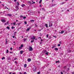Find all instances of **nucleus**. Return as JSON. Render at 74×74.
I'll use <instances>...</instances> for the list:
<instances>
[{"label": "nucleus", "mask_w": 74, "mask_h": 74, "mask_svg": "<svg viewBox=\"0 0 74 74\" xmlns=\"http://www.w3.org/2000/svg\"><path fill=\"white\" fill-rule=\"evenodd\" d=\"M29 50L30 51H33V48L32 47H30L29 49Z\"/></svg>", "instance_id": "nucleus-1"}, {"label": "nucleus", "mask_w": 74, "mask_h": 74, "mask_svg": "<svg viewBox=\"0 0 74 74\" xmlns=\"http://www.w3.org/2000/svg\"><path fill=\"white\" fill-rule=\"evenodd\" d=\"M15 8H16V9H15V10H16V11H18V10H19V8H18V6H16Z\"/></svg>", "instance_id": "nucleus-2"}, {"label": "nucleus", "mask_w": 74, "mask_h": 74, "mask_svg": "<svg viewBox=\"0 0 74 74\" xmlns=\"http://www.w3.org/2000/svg\"><path fill=\"white\" fill-rule=\"evenodd\" d=\"M33 70L34 71H36V67H34Z\"/></svg>", "instance_id": "nucleus-3"}, {"label": "nucleus", "mask_w": 74, "mask_h": 74, "mask_svg": "<svg viewBox=\"0 0 74 74\" xmlns=\"http://www.w3.org/2000/svg\"><path fill=\"white\" fill-rule=\"evenodd\" d=\"M49 27H51V26H52V23H50L49 24Z\"/></svg>", "instance_id": "nucleus-4"}, {"label": "nucleus", "mask_w": 74, "mask_h": 74, "mask_svg": "<svg viewBox=\"0 0 74 74\" xmlns=\"http://www.w3.org/2000/svg\"><path fill=\"white\" fill-rule=\"evenodd\" d=\"M1 21L2 22H3V23H4V22H5V20L4 19H2L1 20Z\"/></svg>", "instance_id": "nucleus-5"}, {"label": "nucleus", "mask_w": 74, "mask_h": 74, "mask_svg": "<svg viewBox=\"0 0 74 74\" xmlns=\"http://www.w3.org/2000/svg\"><path fill=\"white\" fill-rule=\"evenodd\" d=\"M32 60V59H31V58H28L27 60L28 62H30Z\"/></svg>", "instance_id": "nucleus-6"}, {"label": "nucleus", "mask_w": 74, "mask_h": 74, "mask_svg": "<svg viewBox=\"0 0 74 74\" xmlns=\"http://www.w3.org/2000/svg\"><path fill=\"white\" fill-rule=\"evenodd\" d=\"M31 39H32V40H35L36 38H35L34 36H33V37L31 38Z\"/></svg>", "instance_id": "nucleus-7"}, {"label": "nucleus", "mask_w": 74, "mask_h": 74, "mask_svg": "<svg viewBox=\"0 0 74 74\" xmlns=\"http://www.w3.org/2000/svg\"><path fill=\"white\" fill-rule=\"evenodd\" d=\"M7 15L9 16H12V14H8Z\"/></svg>", "instance_id": "nucleus-8"}, {"label": "nucleus", "mask_w": 74, "mask_h": 74, "mask_svg": "<svg viewBox=\"0 0 74 74\" xmlns=\"http://www.w3.org/2000/svg\"><path fill=\"white\" fill-rule=\"evenodd\" d=\"M21 6L22 7H25V5L24 4H23Z\"/></svg>", "instance_id": "nucleus-9"}, {"label": "nucleus", "mask_w": 74, "mask_h": 74, "mask_svg": "<svg viewBox=\"0 0 74 74\" xmlns=\"http://www.w3.org/2000/svg\"><path fill=\"white\" fill-rule=\"evenodd\" d=\"M30 28H28L27 30H26V31H29V30H30Z\"/></svg>", "instance_id": "nucleus-10"}, {"label": "nucleus", "mask_w": 74, "mask_h": 74, "mask_svg": "<svg viewBox=\"0 0 74 74\" xmlns=\"http://www.w3.org/2000/svg\"><path fill=\"white\" fill-rule=\"evenodd\" d=\"M27 40V38H24V41L25 42V41H26Z\"/></svg>", "instance_id": "nucleus-11"}, {"label": "nucleus", "mask_w": 74, "mask_h": 74, "mask_svg": "<svg viewBox=\"0 0 74 74\" xmlns=\"http://www.w3.org/2000/svg\"><path fill=\"white\" fill-rule=\"evenodd\" d=\"M23 51H20V53L21 54H22V53H23Z\"/></svg>", "instance_id": "nucleus-12"}, {"label": "nucleus", "mask_w": 74, "mask_h": 74, "mask_svg": "<svg viewBox=\"0 0 74 74\" xmlns=\"http://www.w3.org/2000/svg\"><path fill=\"white\" fill-rule=\"evenodd\" d=\"M24 67L25 68V67H26V66H27V64H25L24 65Z\"/></svg>", "instance_id": "nucleus-13"}, {"label": "nucleus", "mask_w": 74, "mask_h": 74, "mask_svg": "<svg viewBox=\"0 0 74 74\" xmlns=\"http://www.w3.org/2000/svg\"><path fill=\"white\" fill-rule=\"evenodd\" d=\"M64 31H62L61 32V34H62L63 33H64Z\"/></svg>", "instance_id": "nucleus-14"}, {"label": "nucleus", "mask_w": 74, "mask_h": 74, "mask_svg": "<svg viewBox=\"0 0 74 74\" xmlns=\"http://www.w3.org/2000/svg\"><path fill=\"white\" fill-rule=\"evenodd\" d=\"M30 21V22H34V20H31Z\"/></svg>", "instance_id": "nucleus-15"}, {"label": "nucleus", "mask_w": 74, "mask_h": 74, "mask_svg": "<svg viewBox=\"0 0 74 74\" xmlns=\"http://www.w3.org/2000/svg\"><path fill=\"white\" fill-rule=\"evenodd\" d=\"M55 49L56 51H58V49L57 48H55Z\"/></svg>", "instance_id": "nucleus-16"}, {"label": "nucleus", "mask_w": 74, "mask_h": 74, "mask_svg": "<svg viewBox=\"0 0 74 74\" xmlns=\"http://www.w3.org/2000/svg\"><path fill=\"white\" fill-rule=\"evenodd\" d=\"M55 5H56V4H53L52 5L51 7H53V6H55Z\"/></svg>", "instance_id": "nucleus-17"}, {"label": "nucleus", "mask_w": 74, "mask_h": 74, "mask_svg": "<svg viewBox=\"0 0 74 74\" xmlns=\"http://www.w3.org/2000/svg\"><path fill=\"white\" fill-rule=\"evenodd\" d=\"M6 28L7 29H8V30H9V29H10V27H6Z\"/></svg>", "instance_id": "nucleus-18"}, {"label": "nucleus", "mask_w": 74, "mask_h": 74, "mask_svg": "<svg viewBox=\"0 0 74 74\" xmlns=\"http://www.w3.org/2000/svg\"><path fill=\"white\" fill-rule=\"evenodd\" d=\"M28 3H29V4H31L32 3V2H30V1H28Z\"/></svg>", "instance_id": "nucleus-19"}, {"label": "nucleus", "mask_w": 74, "mask_h": 74, "mask_svg": "<svg viewBox=\"0 0 74 74\" xmlns=\"http://www.w3.org/2000/svg\"><path fill=\"white\" fill-rule=\"evenodd\" d=\"M42 11H45V9H44V8H42Z\"/></svg>", "instance_id": "nucleus-20"}, {"label": "nucleus", "mask_w": 74, "mask_h": 74, "mask_svg": "<svg viewBox=\"0 0 74 74\" xmlns=\"http://www.w3.org/2000/svg\"><path fill=\"white\" fill-rule=\"evenodd\" d=\"M18 5H19V3L18 2H17Z\"/></svg>", "instance_id": "nucleus-21"}, {"label": "nucleus", "mask_w": 74, "mask_h": 74, "mask_svg": "<svg viewBox=\"0 0 74 74\" xmlns=\"http://www.w3.org/2000/svg\"><path fill=\"white\" fill-rule=\"evenodd\" d=\"M60 62V61H57L56 62V63H59Z\"/></svg>", "instance_id": "nucleus-22"}, {"label": "nucleus", "mask_w": 74, "mask_h": 74, "mask_svg": "<svg viewBox=\"0 0 74 74\" xmlns=\"http://www.w3.org/2000/svg\"><path fill=\"white\" fill-rule=\"evenodd\" d=\"M6 53H8V49H7V51H6Z\"/></svg>", "instance_id": "nucleus-23"}, {"label": "nucleus", "mask_w": 74, "mask_h": 74, "mask_svg": "<svg viewBox=\"0 0 74 74\" xmlns=\"http://www.w3.org/2000/svg\"><path fill=\"white\" fill-rule=\"evenodd\" d=\"M45 26H46V27H48V25H47V24H46L45 25Z\"/></svg>", "instance_id": "nucleus-24"}, {"label": "nucleus", "mask_w": 74, "mask_h": 74, "mask_svg": "<svg viewBox=\"0 0 74 74\" xmlns=\"http://www.w3.org/2000/svg\"><path fill=\"white\" fill-rule=\"evenodd\" d=\"M5 59V57H3V58H2V60H3V59Z\"/></svg>", "instance_id": "nucleus-25"}, {"label": "nucleus", "mask_w": 74, "mask_h": 74, "mask_svg": "<svg viewBox=\"0 0 74 74\" xmlns=\"http://www.w3.org/2000/svg\"><path fill=\"white\" fill-rule=\"evenodd\" d=\"M48 52H47V53H46V55H48Z\"/></svg>", "instance_id": "nucleus-26"}, {"label": "nucleus", "mask_w": 74, "mask_h": 74, "mask_svg": "<svg viewBox=\"0 0 74 74\" xmlns=\"http://www.w3.org/2000/svg\"><path fill=\"white\" fill-rule=\"evenodd\" d=\"M16 22H15L13 23L14 25H15V24H16Z\"/></svg>", "instance_id": "nucleus-27"}, {"label": "nucleus", "mask_w": 74, "mask_h": 74, "mask_svg": "<svg viewBox=\"0 0 74 74\" xmlns=\"http://www.w3.org/2000/svg\"><path fill=\"white\" fill-rule=\"evenodd\" d=\"M26 17L24 16L23 17V19H26Z\"/></svg>", "instance_id": "nucleus-28"}, {"label": "nucleus", "mask_w": 74, "mask_h": 74, "mask_svg": "<svg viewBox=\"0 0 74 74\" xmlns=\"http://www.w3.org/2000/svg\"><path fill=\"white\" fill-rule=\"evenodd\" d=\"M35 25H36L35 27H38V25H36V24H35Z\"/></svg>", "instance_id": "nucleus-29"}, {"label": "nucleus", "mask_w": 74, "mask_h": 74, "mask_svg": "<svg viewBox=\"0 0 74 74\" xmlns=\"http://www.w3.org/2000/svg\"><path fill=\"white\" fill-rule=\"evenodd\" d=\"M14 28H15V27H11V29H14Z\"/></svg>", "instance_id": "nucleus-30"}, {"label": "nucleus", "mask_w": 74, "mask_h": 74, "mask_svg": "<svg viewBox=\"0 0 74 74\" xmlns=\"http://www.w3.org/2000/svg\"><path fill=\"white\" fill-rule=\"evenodd\" d=\"M64 69H65V70H66V66H64Z\"/></svg>", "instance_id": "nucleus-31"}, {"label": "nucleus", "mask_w": 74, "mask_h": 74, "mask_svg": "<svg viewBox=\"0 0 74 74\" xmlns=\"http://www.w3.org/2000/svg\"><path fill=\"white\" fill-rule=\"evenodd\" d=\"M58 47H60V44H58Z\"/></svg>", "instance_id": "nucleus-32"}, {"label": "nucleus", "mask_w": 74, "mask_h": 74, "mask_svg": "<svg viewBox=\"0 0 74 74\" xmlns=\"http://www.w3.org/2000/svg\"><path fill=\"white\" fill-rule=\"evenodd\" d=\"M10 58H8V60H10Z\"/></svg>", "instance_id": "nucleus-33"}, {"label": "nucleus", "mask_w": 74, "mask_h": 74, "mask_svg": "<svg viewBox=\"0 0 74 74\" xmlns=\"http://www.w3.org/2000/svg\"><path fill=\"white\" fill-rule=\"evenodd\" d=\"M25 25H26V24H27V22L26 21L25 22Z\"/></svg>", "instance_id": "nucleus-34"}, {"label": "nucleus", "mask_w": 74, "mask_h": 74, "mask_svg": "<svg viewBox=\"0 0 74 74\" xmlns=\"http://www.w3.org/2000/svg\"><path fill=\"white\" fill-rule=\"evenodd\" d=\"M23 47V45H21V47Z\"/></svg>", "instance_id": "nucleus-35"}, {"label": "nucleus", "mask_w": 74, "mask_h": 74, "mask_svg": "<svg viewBox=\"0 0 74 74\" xmlns=\"http://www.w3.org/2000/svg\"><path fill=\"white\" fill-rule=\"evenodd\" d=\"M21 23H18V25H21Z\"/></svg>", "instance_id": "nucleus-36"}, {"label": "nucleus", "mask_w": 74, "mask_h": 74, "mask_svg": "<svg viewBox=\"0 0 74 74\" xmlns=\"http://www.w3.org/2000/svg\"><path fill=\"white\" fill-rule=\"evenodd\" d=\"M70 69L69 68H68L67 69V71H69V70Z\"/></svg>", "instance_id": "nucleus-37"}, {"label": "nucleus", "mask_w": 74, "mask_h": 74, "mask_svg": "<svg viewBox=\"0 0 74 74\" xmlns=\"http://www.w3.org/2000/svg\"><path fill=\"white\" fill-rule=\"evenodd\" d=\"M65 3L63 2L61 3V4H64Z\"/></svg>", "instance_id": "nucleus-38"}, {"label": "nucleus", "mask_w": 74, "mask_h": 74, "mask_svg": "<svg viewBox=\"0 0 74 74\" xmlns=\"http://www.w3.org/2000/svg\"><path fill=\"white\" fill-rule=\"evenodd\" d=\"M10 50H12V48H10Z\"/></svg>", "instance_id": "nucleus-39"}, {"label": "nucleus", "mask_w": 74, "mask_h": 74, "mask_svg": "<svg viewBox=\"0 0 74 74\" xmlns=\"http://www.w3.org/2000/svg\"><path fill=\"white\" fill-rule=\"evenodd\" d=\"M34 40H32L31 41V42H34Z\"/></svg>", "instance_id": "nucleus-40"}, {"label": "nucleus", "mask_w": 74, "mask_h": 74, "mask_svg": "<svg viewBox=\"0 0 74 74\" xmlns=\"http://www.w3.org/2000/svg\"><path fill=\"white\" fill-rule=\"evenodd\" d=\"M8 23H9V22H8H8H7L6 23L7 24H8Z\"/></svg>", "instance_id": "nucleus-41"}, {"label": "nucleus", "mask_w": 74, "mask_h": 74, "mask_svg": "<svg viewBox=\"0 0 74 74\" xmlns=\"http://www.w3.org/2000/svg\"><path fill=\"white\" fill-rule=\"evenodd\" d=\"M7 42H8L7 41H6L5 44H7V43H8Z\"/></svg>", "instance_id": "nucleus-42"}, {"label": "nucleus", "mask_w": 74, "mask_h": 74, "mask_svg": "<svg viewBox=\"0 0 74 74\" xmlns=\"http://www.w3.org/2000/svg\"><path fill=\"white\" fill-rule=\"evenodd\" d=\"M19 49H21V48H22V47H19Z\"/></svg>", "instance_id": "nucleus-43"}, {"label": "nucleus", "mask_w": 74, "mask_h": 74, "mask_svg": "<svg viewBox=\"0 0 74 74\" xmlns=\"http://www.w3.org/2000/svg\"><path fill=\"white\" fill-rule=\"evenodd\" d=\"M47 38H48V34H47Z\"/></svg>", "instance_id": "nucleus-44"}, {"label": "nucleus", "mask_w": 74, "mask_h": 74, "mask_svg": "<svg viewBox=\"0 0 74 74\" xmlns=\"http://www.w3.org/2000/svg\"><path fill=\"white\" fill-rule=\"evenodd\" d=\"M37 74H40V72H38Z\"/></svg>", "instance_id": "nucleus-45"}, {"label": "nucleus", "mask_w": 74, "mask_h": 74, "mask_svg": "<svg viewBox=\"0 0 74 74\" xmlns=\"http://www.w3.org/2000/svg\"><path fill=\"white\" fill-rule=\"evenodd\" d=\"M23 17V16H21L20 17V18H22Z\"/></svg>", "instance_id": "nucleus-46"}, {"label": "nucleus", "mask_w": 74, "mask_h": 74, "mask_svg": "<svg viewBox=\"0 0 74 74\" xmlns=\"http://www.w3.org/2000/svg\"><path fill=\"white\" fill-rule=\"evenodd\" d=\"M16 59H17V58H14V60H15Z\"/></svg>", "instance_id": "nucleus-47"}, {"label": "nucleus", "mask_w": 74, "mask_h": 74, "mask_svg": "<svg viewBox=\"0 0 74 74\" xmlns=\"http://www.w3.org/2000/svg\"><path fill=\"white\" fill-rule=\"evenodd\" d=\"M54 37H55V38H56V36H53Z\"/></svg>", "instance_id": "nucleus-48"}, {"label": "nucleus", "mask_w": 74, "mask_h": 74, "mask_svg": "<svg viewBox=\"0 0 74 74\" xmlns=\"http://www.w3.org/2000/svg\"><path fill=\"white\" fill-rule=\"evenodd\" d=\"M55 47H56V46H55L53 47V48H55Z\"/></svg>", "instance_id": "nucleus-49"}, {"label": "nucleus", "mask_w": 74, "mask_h": 74, "mask_svg": "<svg viewBox=\"0 0 74 74\" xmlns=\"http://www.w3.org/2000/svg\"><path fill=\"white\" fill-rule=\"evenodd\" d=\"M5 7L7 9H8V8L7 7V6H5Z\"/></svg>", "instance_id": "nucleus-50"}, {"label": "nucleus", "mask_w": 74, "mask_h": 74, "mask_svg": "<svg viewBox=\"0 0 74 74\" xmlns=\"http://www.w3.org/2000/svg\"><path fill=\"white\" fill-rule=\"evenodd\" d=\"M24 74H26V72H24Z\"/></svg>", "instance_id": "nucleus-51"}, {"label": "nucleus", "mask_w": 74, "mask_h": 74, "mask_svg": "<svg viewBox=\"0 0 74 74\" xmlns=\"http://www.w3.org/2000/svg\"><path fill=\"white\" fill-rule=\"evenodd\" d=\"M47 52V51L46 50H45L44 51V52L45 53V52Z\"/></svg>", "instance_id": "nucleus-52"}, {"label": "nucleus", "mask_w": 74, "mask_h": 74, "mask_svg": "<svg viewBox=\"0 0 74 74\" xmlns=\"http://www.w3.org/2000/svg\"><path fill=\"white\" fill-rule=\"evenodd\" d=\"M15 63H16V64H17V62H15Z\"/></svg>", "instance_id": "nucleus-53"}, {"label": "nucleus", "mask_w": 74, "mask_h": 74, "mask_svg": "<svg viewBox=\"0 0 74 74\" xmlns=\"http://www.w3.org/2000/svg\"><path fill=\"white\" fill-rule=\"evenodd\" d=\"M61 74H63V73L62 72H61Z\"/></svg>", "instance_id": "nucleus-54"}, {"label": "nucleus", "mask_w": 74, "mask_h": 74, "mask_svg": "<svg viewBox=\"0 0 74 74\" xmlns=\"http://www.w3.org/2000/svg\"><path fill=\"white\" fill-rule=\"evenodd\" d=\"M4 25H7V23H5Z\"/></svg>", "instance_id": "nucleus-55"}, {"label": "nucleus", "mask_w": 74, "mask_h": 74, "mask_svg": "<svg viewBox=\"0 0 74 74\" xmlns=\"http://www.w3.org/2000/svg\"><path fill=\"white\" fill-rule=\"evenodd\" d=\"M41 29H40V30H39L38 31H39V32H40L41 31Z\"/></svg>", "instance_id": "nucleus-56"}, {"label": "nucleus", "mask_w": 74, "mask_h": 74, "mask_svg": "<svg viewBox=\"0 0 74 74\" xmlns=\"http://www.w3.org/2000/svg\"><path fill=\"white\" fill-rule=\"evenodd\" d=\"M13 38H15V36H13Z\"/></svg>", "instance_id": "nucleus-57"}, {"label": "nucleus", "mask_w": 74, "mask_h": 74, "mask_svg": "<svg viewBox=\"0 0 74 74\" xmlns=\"http://www.w3.org/2000/svg\"><path fill=\"white\" fill-rule=\"evenodd\" d=\"M33 3H34V4H35V2H33V3H32V4H33Z\"/></svg>", "instance_id": "nucleus-58"}, {"label": "nucleus", "mask_w": 74, "mask_h": 74, "mask_svg": "<svg viewBox=\"0 0 74 74\" xmlns=\"http://www.w3.org/2000/svg\"><path fill=\"white\" fill-rule=\"evenodd\" d=\"M20 74H22V73H21V72H20Z\"/></svg>", "instance_id": "nucleus-59"}, {"label": "nucleus", "mask_w": 74, "mask_h": 74, "mask_svg": "<svg viewBox=\"0 0 74 74\" xmlns=\"http://www.w3.org/2000/svg\"><path fill=\"white\" fill-rule=\"evenodd\" d=\"M40 7H41V5H40Z\"/></svg>", "instance_id": "nucleus-60"}, {"label": "nucleus", "mask_w": 74, "mask_h": 74, "mask_svg": "<svg viewBox=\"0 0 74 74\" xmlns=\"http://www.w3.org/2000/svg\"><path fill=\"white\" fill-rule=\"evenodd\" d=\"M15 33H16V32H14V34H15Z\"/></svg>", "instance_id": "nucleus-61"}, {"label": "nucleus", "mask_w": 74, "mask_h": 74, "mask_svg": "<svg viewBox=\"0 0 74 74\" xmlns=\"http://www.w3.org/2000/svg\"><path fill=\"white\" fill-rule=\"evenodd\" d=\"M41 41H42V39H41Z\"/></svg>", "instance_id": "nucleus-62"}, {"label": "nucleus", "mask_w": 74, "mask_h": 74, "mask_svg": "<svg viewBox=\"0 0 74 74\" xmlns=\"http://www.w3.org/2000/svg\"><path fill=\"white\" fill-rule=\"evenodd\" d=\"M72 74H74V72H73Z\"/></svg>", "instance_id": "nucleus-63"}, {"label": "nucleus", "mask_w": 74, "mask_h": 74, "mask_svg": "<svg viewBox=\"0 0 74 74\" xmlns=\"http://www.w3.org/2000/svg\"><path fill=\"white\" fill-rule=\"evenodd\" d=\"M41 1H39V3H41Z\"/></svg>", "instance_id": "nucleus-64"}]
</instances>
